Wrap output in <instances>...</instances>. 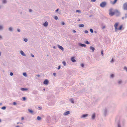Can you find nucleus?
Instances as JSON below:
<instances>
[{
	"label": "nucleus",
	"mask_w": 127,
	"mask_h": 127,
	"mask_svg": "<svg viewBox=\"0 0 127 127\" xmlns=\"http://www.w3.org/2000/svg\"><path fill=\"white\" fill-rule=\"evenodd\" d=\"M85 43H86L87 44H89V42L88 41H86L85 42Z\"/></svg>",
	"instance_id": "nucleus-28"
},
{
	"label": "nucleus",
	"mask_w": 127,
	"mask_h": 127,
	"mask_svg": "<svg viewBox=\"0 0 127 127\" xmlns=\"http://www.w3.org/2000/svg\"><path fill=\"white\" fill-rule=\"evenodd\" d=\"M49 83V81L47 79H46L43 82V84H44L47 85Z\"/></svg>",
	"instance_id": "nucleus-6"
},
{
	"label": "nucleus",
	"mask_w": 127,
	"mask_h": 127,
	"mask_svg": "<svg viewBox=\"0 0 127 127\" xmlns=\"http://www.w3.org/2000/svg\"><path fill=\"white\" fill-rule=\"evenodd\" d=\"M71 60L73 62H75L76 61L74 59V57H72L71 58Z\"/></svg>",
	"instance_id": "nucleus-10"
},
{
	"label": "nucleus",
	"mask_w": 127,
	"mask_h": 127,
	"mask_svg": "<svg viewBox=\"0 0 127 127\" xmlns=\"http://www.w3.org/2000/svg\"><path fill=\"white\" fill-rule=\"evenodd\" d=\"M1 122V120L0 119V122Z\"/></svg>",
	"instance_id": "nucleus-60"
},
{
	"label": "nucleus",
	"mask_w": 127,
	"mask_h": 127,
	"mask_svg": "<svg viewBox=\"0 0 127 127\" xmlns=\"http://www.w3.org/2000/svg\"><path fill=\"white\" fill-rule=\"evenodd\" d=\"M43 90H44V91H45V89H43Z\"/></svg>",
	"instance_id": "nucleus-59"
},
{
	"label": "nucleus",
	"mask_w": 127,
	"mask_h": 127,
	"mask_svg": "<svg viewBox=\"0 0 127 127\" xmlns=\"http://www.w3.org/2000/svg\"><path fill=\"white\" fill-rule=\"evenodd\" d=\"M85 32L86 33H88V32L86 30L85 31Z\"/></svg>",
	"instance_id": "nucleus-42"
},
{
	"label": "nucleus",
	"mask_w": 127,
	"mask_h": 127,
	"mask_svg": "<svg viewBox=\"0 0 127 127\" xmlns=\"http://www.w3.org/2000/svg\"><path fill=\"white\" fill-rule=\"evenodd\" d=\"M62 24L63 25H64V22H63L62 23Z\"/></svg>",
	"instance_id": "nucleus-47"
},
{
	"label": "nucleus",
	"mask_w": 127,
	"mask_h": 127,
	"mask_svg": "<svg viewBox=\"0 0 127 127\" xmlns=\"http://www.w3.org/2000/svg\"><path fill=\"white\" fill-rule=\"evenodd\" d=\"M118 127H121L119 125H118Z\"/></svg>",
	"instance_id": "nucleus-57"
},
{
	"label": "nucleus",
	"mask_w": 127,
	"mask_h": 127,
	"mask_svg": "<svg viewBox=\"0 0 127 127\" xmlns=\"http://www.w3.org/2000/svg\"><path fill=\"white\" fill-rule=\"evenodd\" d=\"M91 1L93 2H95L96 1V0H91Z\"/></svg>",
	"instance_id": "nucleus-40"
},
{
	"label": "nucleus",
	"mask_w": 127,
	"mask_h": 127,
	"mask_svg": "<svg viewBox=\"0 0 127 127\" xmlns=\"http://www.w3.org/2000/svg\"><path fill=\"white\" fill-rule=\"evenodd\" d=\"M43 25L45 27H47L48 25V23L46 21L43 24Z\"/></svg>",
	"instance_id": "nucleus-8"
},
{
	"label": "nucleus",
	"mask_w": 127,
	"mask_h": 127,
	"mask_svg": "<svg viewBox=\"0 0 127 127\" xmlns=\"http://www.w3.org/2000/svg\"><path fill=\"white\" fill-rule=\"evenodd\" d=\"M90 49L92 50V52H94L95 49V48L92 47H90Z\"/></svg>",
	"instance_id": "nucleus-11"
},
{
	"label": "nucleus",
	"mask_w": 127,
	"mask_h": 127,
	"mask_svg": "<svg viewBox=\"0 0 127 127\" xmlns=\"http://www.w3.org/2000/svg\"><path fill=\"white\" fill-rule=\"evenodd\" d=\"M90 31L91 32L93 33V29H90Z\"/></svg>",
	"instance_id": "nucleus-29"
},
{
	"label": "nucleus",
	"mask_w": 127,
	"mask_h": 127,
	"mask_svg": "<svg viewBox=\"0 0 127 127\" xmlns=\"http://www.w3.org/2000/svg\"><path fill=\"white\" fill-rule=\"evenodd\" d=\"M123 8L124 10H127V2H125L124 4Z\"/></svg>",
	"instance_id": "nucleus-4"
},
{
	"label": "nucleus",
	"mask_w": 127,
	"mask_h": 127,
	"mask_svg": "<svg viewBox=\"0 0 127 127\" xmlns=\"http://www.w3.org/2000/svg\"><path fill=\"white\" fill-rule=\"evenodd\" d=\"M23 99L24 100H26V98L25 97H23Z\"/></svg>",
	"instance_id": "nucleus-39"
},
{
	"label": "nucleus",
	"mask_w": 127,
	"mask_h": 127,
	"mask_svg": "<svg viewBox=\"0 0 127 127\" xmlns=\"http://www.w3.org/2000/svg\"><path fill=\"white\" fill-rule=\"evenodd\" d=\"M80 45L81 46L85 47L86 46V45L84 44H80Z\"/></svg>",
	"instance_id": "nucleus-14"
},
{
	"label": "nucleus",
	"mask_w": 127,
	"mask_h": 127,
	"mask_svg": "<svg viewBox=\"0 0 127 127\" xmlns=\"http://www.w3.org/2000/svg\"><path fill=\"white\" fill-rule=\"evenodd\" d=\"M28 110L29 112H30L31 113H33V111L32 110L30 109H29Z\"/></svg>",
	"instance_id": "nucleus-18"
},
{
	"label": "nucleus",
	"mask_w": 127,
	"mask_h": 127,
	"mask_svg": "<svg viewBox=\"0 0 127 127\" xmlns=\"http://www.w3.org/2000/svg\"><path fill=\"white\" fill-rule=\"evenodd\" d=\"M114 74H112L111 75V77H114Z\"/></svg>",
	"instance_id": "nucleus-36"
},
{
	"label": "nucleus",
	"mask_w": 127,
	"mask_h": 127,
	"mask_svg": "<svg viewBox=\"0 0 127 127\" xmlns=\"http://www.w3.org/2000/svg\"><path fill=\"white\" fill-rule=\"evenodd\" d=\"M1 109L3 110H4L6 109V107L5 106H3L1 108Z\"/></svg>",
	"instance_id": "nucleus-25"
},
{
	"label": "nucleus",
	"mask_w": 127,
	"mask_h": 127,
	"mask_svg": "<svg viewBox=\"0 0 127 127\" xmlns=\"http://www.w3.org/2000/svg\"><path fill=\"white\" fill-rule=\"evenodd\" d=\"M36 76L38 77H39L40 76V75H36Z\"/></svg>",
	"instance_id": "nucleus-46"
},
{
	"label": "nucleus",
	"mask_w": 127,
	"mask_h": 127,
	"mask_svg": "<svg viewBox=\"0 0 127 127\" xmlns=\"http://www.w3.org/2000/svg\"><path fill=\"white\" fill-rule=\"evenodd\" d=\"M70 100L71 102V103H74V101L72 99H70Z\"/></svg>",
	"instance_id": "nucleus-19"
},
{
	"label": "nucleus",
	"mask_w": 127,
	"mask_h": 127,
	"mask_svg": "<svg viewBox=\"0 0 127 127\" xmlns=\"http://www.w3.org/2000/svg\"><path fill=\"white\" fill-rule=\"evenodd\" d=\"M23 75L24 76H27L26 73H23Z\"/></svg>",
	"instance_id": "nucleus-22"
},
{
	"label": "nucleus",
	"mask_w": 127,
	"mask_h": 127,
	"mask_svg": "<svg viewBox=\"0 0 127 127\" xmlns=\"http://www.w3.org/2000/svg\"><path fill=\"white\" fill-rule=\"evenodd\" d=\"M17 31L18 32H20V29H17Z\"/></svg>",
	"instance_id": "nucleus-45"
},
{
	"label": "nucleus",
	"mask_w": 127,
	"mask_h": 127,
	"mask_svg": "<svg viewBox=\"0 0 127 127\" xmlns=\"http://www.w3.org/2000/svg\"><path fill=\"white\" fill-rule=\"evenodd\" d=\"M2 27L1 26H0V30H2Z\"/></svg>",
	"instance_id": "nucleus-34"
},
{
	"label": "nucleus",
	"mask_w": 127,
	"mask_h": 127,
	"mask_svg": "<svg viewBox=\"0 0 127 127\" xmlns=\"http://www.w3.org/2000/svg\"><path fill=\"white\" fill-rule=\"evenodd\" d=\"M105 28V26H103V27L102 28L103 29H104Z\"/></svg>",
	"instance_id": "nucleus-48"
},
{
	"label": "nucleus",
	"mask_w": 127,
	"mask_h": 127,
	"mask_svg": "<svg viewBox=\"0 0 127 127\" xmlns=\"http://www.w3.org/2000/svg\"><path fill=\"white\" fill-rule=\"evenodd\" d=\"M32 57H34V56L33 55H32Z\"/></svg>",
	"instance_id": "nucleus-54"
},
{
	"label": "nucleus",
	"mask_w": 127,
	"mask_h": 127,
	"mask_svg": "<svg viewBox=\"0 0 127 127\" xmlns=\"http://www.w3.org/2000/svg\"><path fill=\"white\" fill-rule=\"evenodd\" d=\"M9 30L10 31H12V28L10 27L9 28Z\"/></svg>",
	"instance_id": "nucleus-23"
},
{
	"label": "nucleus",
	"mask_w": 127,
	"mask_h": 127,
	"mask_svg": "<svg viewBox=\"0 0 127 127\" xmlns=\"http://www.w3.org/2000/svg\"><path fill=\"white\" fill-rule=\"evenodd\" d=\"M38 107V108H39V109H41V108H40V107Z\"/></svg>",
	"instance_id": "nucleus-55"
},
{
	"label": "nucleus",
	"mask_w": 127,
	"mask_h": 127,
	"mask_svg": "<svg viewBox=\"0 0 127 127\" xmlns=\"http://www.w3.org/2000/svg\"><path fill=\"white\" fill-rule=\"evenodd\" d=\"M24 119V118L23 117H22L21 118V119L22 120H23Z\"/></svg>",
	"instance_id": "nucleus-44"
},
{
	"label": "nucleus",
	"mask_w": 127,
	"mask_h": 127,
	"mask_svg": "<svg viewBox=\"0 0 127 127\" xmlns=\"http://www.w3.org/2000/svg\"><path fill=\"white\" fill-rule=\"evenodd\" d=\"M54 19L55 20H57L58 19V17L57 16H55L54 17Z\"/></svg>",
	"instance_id": "nucleus-24"
},
{
	"label": "nucleus",
	"mask_w": 127,
	"mask_h": 127,
	"mask_svg": "<svg viewBox=\"0 0 127 127\" xmlns=\"http://www.w3.org/2000/svg\"><path fill=\"white\" fill-rule=\"evenodd\" d=\"M113 9L112 8L110 9L109 10V14L111 16H112L115 13L114 12L112 11Z\"/></svg>",
	"instance_id": "nucleus-2"
},
{
	"label": "nucleus",
	"mask_w": 127,
	"mask_h": 127,
	"mask_svg": "<svg viewBox=\"0 0 127 127\" xmlns=\"http://www.w3.org/2000/svg\"><path fill=\"white\" fill-rule=\"evenodd\" d=\"M13 75V73L12 72H11L10 73V75L11 76H12Z\"/></svg>",
	"instance_id": "nucleus-38"
},
{
	"label": "nucleus",
	"mask_w": 127,
	"mask_h": 127,
	"mask_svg": "<svg viewBox=\"0 0 127 127\" xmlns=\"http://www.w3.org/2000/svg\"><path fill=\"white\" fill-rule=\"evenodd\" d=\"M73 32L75 33L76 32V31L74 30L73 31Z\"/></svg>",
	"instance_id": "nucleus-51"
},
{
	"label": "nucleus",
	"mask_w": 127,
	"mask_h": 127,
	"mask_svg": "<svg viewBox=\"0 0 127 127\" xmlns=\"http://www.w3.org/2000/svg\"><path fill=\"white\" fill-rule=\"evenodd\" d=\"M19 124V123H17V124Z\"/></svg>",
	"instance_id": "nucleus-61"
},
{
	"label": "nucleus",
	"mask_w": 127,
	"mask_h": 127,
	"mask_svg": "<svg viewBox=\"0 0 127 127\" xmlns=\"http://www.w3.org/2000/svg\"><path fill=\"white\" fill-rule=\"evenodd\" d=\"M76 11L77 12H81V11L80 10H76Z\"/></svg>",
	"instance_id": "nucleus-30"
},
{
	"label": "nucleus",
	"mask_w": 127,
	"mask_h": 127,
	"mask_svg": "<svg viewBox=\"0 0 127 127\" xmlns=\"http://www.w3.org/2000/svg\"><path fill=\"white\" fill-rule=\"evenodd\" d=\"M1 53L0 52V56L1 55Z\"/></svg>",
	"instance_id": "nucleus-58"
},
{
	"label": "nucleus",
	"mask_w": 127,
	"mask_h": 127,
	"mask_svg": "<svg viewBox=\"0 0 127 127\" xmlns=\"http://www.w3.org/2000/svg\"><path fill=\"white\" fill-rule=\"evenodd\" d=\"M124 68L127 71V68L125 66L124 67Z\"/></svg>",
	"instance_id": "nucleus-32"
},
{
	"label": "nucleus",
	"mask_w": 127,
	"mask_h": 127,
	"mask_svg": "<svg viewBox=\"0 0 127 127\" xmlns=\"http://www.w3.org/2000/svg\"><path fill=\"white\" fill-rule=\"evenodd\" d=\"M117 1L118 0H114V1H111L110 3L114 5L117 2Z\"/></svg>",
	"instance_id": "nucleus-5"
},
{
	"label": "nucleus",
	"mask_w": 127,
	"mask_h": 127,
	"mask_svg": "<svg viewBox=\"0 0 127 127\" xmlns=\"http://www.w3.org/2000/svg\"><path fill=\"white\" fill-rule=\"evenodd\" d=\"M58 10H59V9H57L56 10V12H57V11H58Z\"/></svg>",
	"instance_id": "nucleus-52"
},
{
	"label": "nucleus",
	"mask_w": 127,
	"mask_h": 127,
	"mask_svg": "<svg viewBox=\"0 0 127 127\" xmlns=\"http://www.w3.org/2000/svg\"><path fill=\"white\" fill-rule=\"evenodd\" d=\"M24 40L25 42H27L28 41V39L27 38H25L24 39Z\"/></svg>",
	"instance_id": "nucleus-31"
},
{
	"label": "nucleus",
	"mask_w": 127,
	"mask_h": 127,
	"mask_svg": "<svg viewBox=\"0 0 127 127\" xmlns=\"http://www.w3.org/2000/svg\"><path fill=\"white\" fill-rule=\"evenodd\" d=\"M53 74L54 75V76H55V75H56V74L54 73H53Z\"/></svg>",
	"instance_id": "nucleus-49"
},
{
	"label": "nucleus",
	"mask_w": 127,
	"mask_h": 127,
	"mask_svg": "<svg viewBox=\"0 0 127 127\" xmlns=\"http://www.w3.org/2000/svg\"><path fill=\"white\" fill-rule=\"evenodd\" d=\"M88 116V114H84L82 115V117L84 118L87 116Z\"/></svg>",
	"instance_id": "nucleus-17"
},
{
	"label": "nucleus",
	"mask_w": 127,
	"mask_h": 127,
	"mask_svg": "<svg viewBox=\"0 0 127 127\" xmlns=\"http://www.w3.org/2000/svg\"><path fill=\"white\" fill-rule=\"evenodd\" d=\"M2 38V37H1V36L0 35V38Z\"/></svg>",
	"instance_id": "nucleus-53"
},
{
	"label": "nucleus",
	"mask_w": 127,
	"mask_h": 127,
	"mask_svg": "<svg viewBox=\"0 0 127 127\" xmlns=\"http://www.w3.org/2000/svg\"><path fill=\"white\" fill-rule=\"evenodd\" d=\"M28 90V89L27 88H22L21 89V90L23 91H27Z\"/></svg>",
	"instance_id": "nucleus-12"
},
{
	"label": "nucleus",
	"mask_w": 127,
	"mask_h": 127,
	"mask_svg": "<svg viewBox=\"0 0 127 127\" xmlns=\"http://www.w3.org/2000/svg\"><path fill=\"white\" fill-rule=\"evenodd\" d=\"M106 4V2L104 1L102 2L100 4V6L102 7H104Z\"/></svg>",
	"instance_id": "nucleus-3"
},
{
	"label": "nucleus",
	"mask_w": 127,
	"mask_h": 127,
	"mask_svg": "<svg viewBox=\"0 0 127 127\" xmlns=\"http://www.w3.org/2000/svg\"><path fill=\"white\" fill-rule=\"evenodd\" d=\"M58 48L59 49H60L61 50H62V51L64 50V49L62 47V46H61L59 45H58Z\"/></svg>",
	"instance_id": "nucleus-9"
},
{
	"label": "nucleus",
	"mask_w": 127,
	"mask_h": 127,
	"mask_svg": "<svg viewBox=\"0 0 127 127\" xmlns=\"http://www.w3.org/2000/svg\"><path fill=\"white\" fill-rule=\"evenodd\" d=\"M62 63L64 66H65L66 65V63L64 61H63Z\"/></svg>",
	"instance_id": "nucleus-20"
},
{
	"label": "nucleus",
	"mask_w": 127,
	"mask_h": 127,
	"mask_svg": "<svg viewBox=\"0 0 127 127\" xmlns=\"http://www.w3.org/2000/svg\"><path fill=\"white\" fill-rule=\"evenodd\" d=\"M119 24L118 23H116L114 25V27L115 28V31L117 32L118 30H122V28L123 27V26L122 25H121L118 28H117V27Z\"/></svg>",
	"instance_id": "nucleus-1"
},
{
	"label": "nucleus",
	"mask_w": 127,
	"mask_h": 127,
	"mask_svg": "<svg viewBox=\"0 0 127 127\" xmlns=\"http://www.w3.org/2000/svg\"><path fill=\"white\" fill-rule=\"evenodd\" d=\"M70 113V112L69 111H67L64 112V115L66 116L68 114Z\"/></svg>",
	"instance_id": "nucleus-7"
},
{
	"label": "nucleus",
	"mask_w": 127,
	"mask_h": 127,
	"mask_svg": "<svg viewBox=\"0 0 127 127\" xmlns=\"http://www.w3.org/2000/svg\"><path fill=\"white\" fill-rule=\"evenodd\" d=\"M2 2L3 3H5L6 2V1L5 0H3Z\"/></svg>",
	"instance_id": "nucleus-27"
},
{
	"label": "nucleus",
	"mask_w": 127,
	"mask_h": 127,
	"mask_svg": "<svg viewBox=\"0 0 127 127\" xmlns=\"http://www.w3.org/2000/svg\"><path fill=\"white\" fill-rule=\"evenodd\" d=\"M37 119L38 120H40L41 119V118L40 117L38 116L37 117Z\"/></svg>",
	"instance_id": "nucleus-21"
},
{
	"label": "nucleus",
	"mask_w": 127,
	"mask_h": 127,
	"mask_svg": "<svg viewBox=\"0 0 127 127\" xmlns=\"http://www.w3.org/2000/svg\"><path fill=\"white\" fill-rule=\"evenodd\" d=\"M101 55L102 56H103V50H102L101 52Z\"/></svg>",
	"instance_id": "nucleus-26"
},
{
	"label": "nucleus",
	"mask_w": 127,
	"mask_h": 127,
	"mask_svg": "<svg viewBox=\"0 0 127 127\" xmlns=\"http://www.w3.org/2000/svg\"><path fill=\"white\" fill-rule=\"evenodd\" d=\"M81 65L83 67L84 66V64H81Z\"/></svg>",
	"instance_id": "nucleus-35"
},
{
	"label": "nucleus",
	"mask_w": 127,
	"mask_h": 127,
	"mask_svg": "<svg viewBox=\"0 0 127 127\" xmlns=\"http://www.w3.org/2000/svg\"><path fill=\"white\" fill-rule=\"evenodd\" d=\"M15 127H19V126H16Z\"/></svg>",
	"instance_id": "nucleus-56"
},
{
	"label": "nucleus",
	"mask_w": 127,
	"mask_h": 127,
	"mask_svg": "<svg viewBox=\"0 0 127 127\" xmlns=\"http://www.w3.org/2000/svg\"><path fill=\"white\" fill-rule=\"evenodd\" d=\"M122 82L121 81H120L118 82V83L119 84H120Z\"/></svg>",
	"instance_id": "nucleus-43"
},
{
	"label": "nucleus",
	"mask_w": 127,
	"mask_h": 127,
	"mask_svg": "<svg viewBox=\"0 0 127 127\" xmlns=\"http://www.w3.org/2000/svg\"><path fill=\"white\" fill-rule=\"evenodd\" d=\"M29 11L30 12H31L32 11V10L31 9H30L29 10Z\"/></svg>",
	"instance_id": "nucleus-50"
},
{
	"label": "nucleus",
	"mask_w": 127,
	"mask_h": 127,
	"mask_svg": "<svg viewBox=\"0 0 127 127\" xmlns=\"http://www.w3.org/2000/svg\"><path fill=\"white\" fill-rule=\"evenodd\" d=\"M114 61L113 58L111 60L110 62L111 63H113V62Z\"/></svg>",
	"instance_id": "nucleus-33"
},
{
	"label": "nucleus",
	"mask_w": 127,
	"mask_h": 127,
	"mask_svg": "<svg viewBox=\"0 0 127 127\" xmlns=\"http://www.w3.org/2000/svg\"><path fill=\"white\" fill-rule=\"evenodd\" d=\"M13 104L14 105H16V102H14L13 103Z\"/></svg>",
	"instance_id": "nucleus-41"
},
{
	"label": "nucleus",
	"mask_w": 127,
	"mask_h": 127,
	"mask_svg": "<svg viewBox=\"0 0 127 127\" xmlns=\"http://www.w3.org/2000/svg\"><path fill=\"white\" fill-rule=\"evenodd\" d=\"M21 54L23 56H26L24 52L22 51H20Z\"/></svg>",
	"instance_id": "nucleus-13"
},
{
	"label": "nucleus",
	"mask_w": 127,
	"mask_h": 127,
	"mask_svg": "<svg viewBox=\"0 0 127 127\" xmlns=\"http://www.w3.org/2000/svg\"><path fill=\"white\" fill-rule=\"evenodd\" d=\"M60 67H61V66L60 65L59 66H58V69H60Z\"/></svg>",
	"instance_id": "nucleus-37"
},
{
	"label": "nucleus",
	"mask_w": 127,
	"mask_h": 127,
	"mask_svg": "<svg viewBox=\"0 0 127 127\" xmlns=\"http://www.w3.org/2000/svg\"><path fill=\"white\" fill-rule=\"evenodd\" d=\"M79 26L80 27H83L84 26V24H80L79 25Z\"/></svg>",
	"instance_id": "nucleus-16"
},
{
	"label": "nucleus",
	"mask_w": 127,
	"mask_h": 127,
	"mask_svg": "<svg viewBox=\"0 0 127 127\" xmlns=\"http://www.w3.org/2000/svg\"><path fill=\"white\" fill-rule=\"evenodd\" d=\"M95 113L93 114L92 116V118L93 119H94L95 117Z\"/></svg>",
	"instance_id": "nucleus-15"
}]
</instances>
